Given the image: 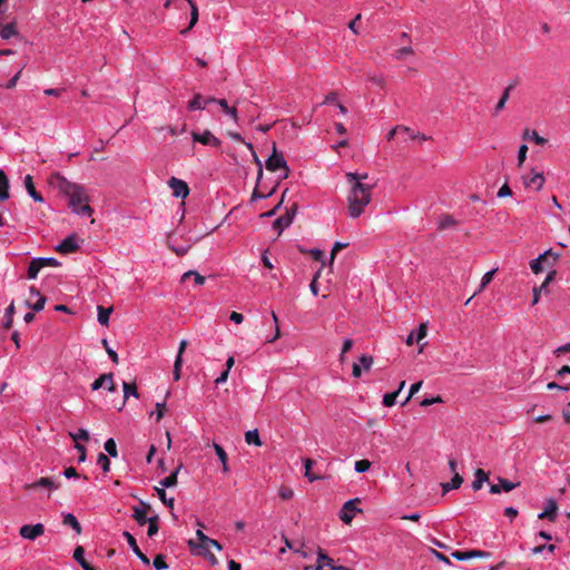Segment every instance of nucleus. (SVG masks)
Wrapping results in <instances>:
<instances>
[{
  "label": "nucleus",
  "instance_id": "f257e3e1",
  "mask_svg": "<svg viewBox=\"0 0 570 570\" xmlns=\"http://www.w3.org/2000/svg\"><path fill=\"white\" fill-rule=\"evenodd\" d=\"M50 184L69 199V207L82 216H91L94 209L89 206V198L85 188L78 184L69 181L60 174H55L50 178Z\"/></svg>",
  "mask_w": 570,
  "mask_h": 570
},
{
  "label": "nucleus",
  "instance_id": "f03ea898",
  "mask_svg": "<svg viewBox=\"0 0 570 570\" xmlns=\"http://www.w3.org/2000/svg\"><path fill=\"white\" fill-rule=\"evenodd\" d=\"M372 190L373 185L364 183H354L351 185L347 195V212L350 217L357 218L364 213L365 207L372 200Z\"/></svg>",
  "mask_w": 570,
  "mask_h": 570
},
{
  "label": "nucleus",
  "instance_id": "7ed1b4c3",
  "mask_svg": "<svg viewBox=\"0 0 570 570\" xmlns=\"http://www.w3.org/2000/svg\"><path fill=\"white\" fill-rule=\"evenodd\" d=\"M265 166L268 171H277L278 169H282L284 171L282 175L283 179L287 178L289 175V168L283 155L278 153L275 142L273 144L272 155L266 160Z\"/></svg>",
  "mask_w": 570,
  "mask_h": 570
},
{
  "label": "nucleus",
  "instance_id": "20e7f679",
  "mask_svg": "<svg viewBox=\"0 0 570 570\" xmlns=\"http://www.w3.org/2000/svg\"><path fill=\"white\" fill-rule=\"evenodd\" d=\"M357 503H360V499L356 498L348 500L343 504V508L340 512V519L344 523L350 524L355 517V512H361V509L356 507Z\"/></svg>",
  "mask_w": 570,
  "mask_h": 570
},
{
  "label": "nucleus",
  "instance_id": "39448f33",
  "mask_svg": "<svg viewBox=\"0 0 570 570\" xmlns=\"http://www.w3.org/2000/svg\"><path fill=\"white\" fill-rule=\"evenodd\" d=\"M558 256L552 253V250H547L543 254L539 255L535 259H532L530 263L531 271L534 274H539L543 271L542 263H547L548 265H553L557 261Z\"/></svg>",
  "mask_w": 570,
  "mask_h": 570
},
{
  "label": "nucleus",
  "instance_id": "423d86ee",
  "mask_svg": "<svg viewBox=\"0 0 570 570\" xmlns=\"http://www.w3.org/2000/svg\"><path fill=\"white\" fill-rule=\"evenodd\" d=\"M296 210H297V205L296 204H293L292 207L289 209L286 210V213L282 216H279L273 224V227L274 229H277L278 230V235L285 229L287 228L292 222H293V218L296 214Z\"/></svg>",
  "mask_w": 570,
  "mask_h": 570
},
{
  "label": "nucleus",
  "instance_id": "0eeeda50",
  "mask_svg": "<svg viewBox=\"0 0 570 570\" xmlns=\"http://www.w3.org/2000/svg\"><path fill=\"white\" fill-rule=\"evenodd\" d=\"M19 533L23 539L36 540L45 533V525L42 523L24 524L20 528Z\"/></svg>",
  "mask_w": 570,
  "mask_h": 570
},
{
  "label": "nucleus",
  "instance_id": "6e6552de",
  "mask_svg": "<svg viewBox=\"0 0 570 570\" xmlns=\"http://www.w3.org/2000/svg\"><path fill=\"white\" fill-rule=\"evenodd\" d=\"M168 186L170 187V189L173 190V195L177 198H186L188 195H189V187L188 185L179 179V178H176V177H171L169 180H168Z\"/></svg>",
  "mask_w": 570,
  "mask_h": 570
},
{
  "label": "nucleus",
  "instance_id": "1a4fd4ad",
  "mask_svg": "<svg viewBox=\"0 0 570 570\" xmlns=\"http://www.w3.org/2000/svg\"><path fill=\"white\" fill-rule=\"evenodd\" d=\"M188 544L191 549H198V553L203 556H207V552L210 551L212 548L218 551L222 550L220 543L217 540L210 538H208L203 543H196L194 540H189Z\"/></svg>",
  "mask_w": 570,
  "mask_h": 570
},
{
  "label": "nucleus",
  "instance_id": "9d476101",
  "mask_svg": "<svg viewBox=\"0 0 570 570\" xmlns=\"http://www.w3.org/2000/svg\"><path fill=\"white\" fill-rule=\"evenodd\" d=\"M106 386L109 392L116 391V384L114 382L112 373L101 374L97 380L91 384V390L97 391L100 387Z\"/></svg>",
  "mask_w": 570,
  "mask_h": 570
},
{
  "label": "nucleus",
  "instance_id": "9b49d317",
  "mask_svg": "<svg viewBox=\"0 0 570 570\" xmlns=\"http://www.w3.org/2000/svg\"><path fill=\"white\" fill-rule=\"evenodd\" d=\"M79 249L78 238L75 234L65 238L57 247L56 250L61 254L75 253Z\"/></svg>",
  "mask_w": 570,
  "mask_h": 570
},
{
  "label": "nucleus",
  "instance_id": "f8f14e48",
  "mask_svg": "<svg viewBox=\"0 0 570 570\" xmlns=\"http://www.w3.org/2000/svg\"><path fill=\"white\" fill-rule=\"evenodd\" d=\"M193 140L200 142L203 145L213 146V147H219L222 141L215 137L209 130H205L202 134L193 132L191 134Z\"/></svg>",
  "mask_w": 570,
  "mask_h": 570
},
{
  "label": "nucleus",
  "instance_id": "ddd939ff",
  "mask_svg": "<svg viewBox=\"0 0 570 570\" xmlns=\"http://www.w3.org/2000/svg\"><path fill=\"white\" fill-rule=\"evenodd\" d=\"M23 488L27 491L37 490V489H40V488L47 489L49 491H53V490H57L59 488V484L57 482H55L52 479H50V478H40L39 480H37V481L32 482V483L24 484Z\"/></svg>",
  "mask_w": 570,
  "mask_h": 570
},
{
  "label": "nucleus",
  "instance_id": "4468645a",
  "mask_svg": "<svg viewBox=\"0 0 570 570\" xmlns=\"http://www.w3.org/2000/svg\"><path fill=\"white\" fill-rule=\"evenodd\" d=\"M452 557L459 561H465L473 558H489L490 552L483 550L453 551Z\"/></svg>",
  "mask_w": 570,
  "mask_h": 570
},
{
  "label": "nucleus",
  "instance_id": "2eb2a0df",
  "mask_svg": "<svg viewBox=\"0 0 570 570\" xmlns=\"http://www.w3.org/2000/svg\"><path fill=\"white\" fill-rule=\"evenodd\" d=\"M132 510V518L137 521V523L139 525L146 524L147 520L149 519L147 514L151 510V507L148 503L141 501L140 507H134Z\"/></svg>",
  "mask_w": 570,
  "mask_h": 570
},
{
  "label": "nucleus",
  "instance_id": "dca6fc26",
  "mask_svg": "<svg viewBox=\"0 0 570 570\" xmlns=\"http://www.w3.org/2000/svg\"><path fill=\"white\" fill-rule=\"evenodd\" d=\"M124 538L126 539L127 543L129 544V547L131 548V550L134 551V553L145 563V564H149L150 561L148 559V557L140 550V548L138 547L137 544V541L136 539L134 538V535L128 532V531H124L122 533Z\"/></svg>",
  "mask_w": 570,
  "mask_h": 570
},
{
  "label": "nucleus",
  "instance_id": "f3484780",
  "mask_svg": "<svg viewBox=\"0 0 570 570\" xmlns=\"http://www.w3.org/2000/svg\"><path fill=\"white\" fill-rule=\"evenodd\" d=\"M187 344L188 343L186 340H183L179 343L178 353H177V356H176V360L174 363V372H173L175 381H179V379H180V370H181V365H183V354L187 347Z\"/></svg>",
  "mask_w": 570,
  "mask_h": 570
},
{
  "label": "nucleus",
  "instance_id": "a211bd4d",
  "mask_svg": "<svg viewBox=\"0 0 570 570\" xmlns=\"http://www.w3.org/2000/svg\"><path fill=\"white\" fill-rule=\"evenodd\" d=\"M557 511H558V504H557L556 500L548 499L546 501L544 510L538 515V518L554 521L557 518Z\"/></svg>",
  "mask_w": 570,
  "mask_h": 570
},
{
  "label": "nucleus",
  "instance_id": "6ab92c4d",
  "mask_svg": "<svg viewBox=\"0 0 570 570\" xmlns=\"http://www.w3.org/2000/svg\"><path fill=\"white\" fill-rule=\"evenodd\" d=\"M544 176L542 173H534V170H532V176L531 177H523V183L525 185V187H534L537 190H541L543 185H544Z\"/></svg>",
  "mask_w": 570,
  "mask_h": 570
},
{
  "label": "nucleus",
  "instance_id": "aec40b11",
  "mask_svg": "<svg viewBox=\"0 0 570 570\" xmlns=\"http://www.w3.org/2000/svg\"><path fill=\"white\" fill-rule=\"evenodd\" d=\"M23 184H24V187H26L28 194L35 202H38V203L43 202L41 194L39 191H37L36 187H35L33 178L31 175H27L24 177Z\"/></svg>",
  "mask_w": 570,
  "mask_h": 570
},
{
  "label": "nucleus",
  "instance_id": "412c9836",
  "mask_svg": "<svg viewBox=\"0 0 570 570\" xmlns=\"http://www.w3.org/2000/svg\"><path fill=\"white\" fill-rule=\"evenodd\" d=\"M213 101H215V98L203 99V97L199 94H197V95H195L193 100L189 101L188 109H190V110L204 109L207 104L213 102Z\"/></svg>",
  "mask_w": 570,
  "mask_h": 570
},
{
  "label": "nucleus",
  "instance_id": "4be33fe9",
  "mask_svg": "<svg viewBox=\"0 0 570 570\" xmlns=\"http://www.w3.org/2000/svg\"><path fill=\"white\" fill-rule=\"evenodd\" d=\"M62 523L72 528L77 534H80L82 531L81 524L72 513H63Z\"/></svg>",
  "mask_w": 570,
  "mask_h": 570
},
{
  "label": "nucleus",
  "instance_id": "5701e85b",
  "mask_svg": "<svg viewBox=\"0 0 570 570\" xmlns=\"http://www.w3.org/2000/svg\"><path fill=\"white\" fill-rule=\"evenodd\" d=\"M475 480L472 482V489L478 491L482 488L483 483L489 480V473L482 469H478L474 473Z\"/></svg>",
  "mask_w": 570,
  "mask_h": 570
},
{
  "label": "nucleus",
  "instance_id": "b1692460",
  "mask_svg": "<svg viewBox=\"0 0 570 570\" xmlns=\"http://www.w3.org/2000/svg\"><path fill=\"white\" fill-rule=\"evenodd\" d=\"M189 6H190V22H189V26L181 30V35H186L198 21V8L196 6V3L194 2V0H186Z\"/></svg>",
  "mask_w": 570,
  "mask_h": 570
},
{
  "label": "nucleus",
  "instance_id": "393cba45",
  "mask_svg": "<svg viewBox=\"0 0 570 570\" xmlns=\"http://www.w3.org/2000/svg\"><path fill=\"white\" fill-rule=\"evenodd\" d=\"M512 89H513V86H508L503 90L499 101L497 102V105L494 107V115H498L501 110H503L505 108V104L509 100L510 92H511Z\"/></svg>",
  "mask_w": 570,
  "mask_h": 570
},
{
  "label": "nucleus",
  "instance_id": "a878e982",
  "mask_svg": "<svg viewBox=\"0 0 570 570\" xmlns=\"http://www.w3.org/2000/svg\"><path fill=\"white\" fill-rule=\"evenodd\" d=\"M9 198V180L2 169H0V199Z\"/></svg>",
  "mask_w": 570,
  "mask_h": 570
},
{
  "label": "nucleus",
  "instance_id": "bb28decb",
  "mask_svg": "<svg viewBox=\"0 0 570 570\" xmlns=\"http://www.w3.org/2000/svg\"><path fill=\"white\" fill-rule=\"evenodd\" d=\"M97 311H98V322L101 325L107 326L109 323V316L112 313V306L104 307V306L99 305L97 307Z\"/></svg>",
  "mask_w": 570,
  "mask_h": 570
},
{
  "label": "nucleus",
  "instance_id": "cd10ccee",
  "mask_svg": "<svg viewBox=\"0 0 570 570\" xmlns=\"http://www.w3.org/2000/svg\"><path fill=\"white\" fill-rule=\"evenodd\" d=\"M85 549L83 547L81 546H78L75 551H73V558L76 561L79 562V564L81 566V568L83 570H87L91 567V564L89 562H87V560L85 559Z\"/></svg>",
  "mask_w": 570,
  "mask_h": 570
},
{
  "label": "nucleus",
  "instance_id": "c85d7f7f",
  "mask_svg": "<svg viewBox=\"0 0 570 570\" xmlns=\"http://www.w3.org/2000/svg\"><path fill=\"white\" fill-rule=\"evenodd\" d=\"M458 225V220L449 214H444L439 219V229L443 230Z\"/></svg>",
  "mask_w": 570,
  "mask_h": 570
},
{
  "label": "nucleus",
  "instance_id": "c756f323",
  "mask_svg": "<svg viewBox=\"0 0 570 570\" xmlns=\"http://www.w3.org/2000/svg\"><path fill=\"white\" fill-rule=\"evenodd\" d=\"M462 482H463V478L458 472H455L451 482L442 484L443 493H446L448 491H450L452 489L460 488Z\"/></svg>",
  "mask_w": 570,
  "mask_h": 570
},
{
  "label": "nucleus",
  "instance_id": "7c9ffc66",
  "mask_svg": "<svg viewBox=\"0 0 570 570\" xmlns=\"http://www.w3.org/2000/svg\"><path fill=\"white\" fill-rule=\"evenodd\" d=\"M315 464V461L312 459H305L304 460V468H305V476L311 481H316L322 479L320 474H315L312 472V468Z\"/></svg>",
  "mask_w": 570,
  "mask_h": 570
},
{
  "label": "nucleus",
  "instance_id": "2f4dec72",
  "mask_svg": "<svg viewBox=\"0 0 570 570\" xmlns=\"http://www.w3.org/2000/svg\"><path fill=\"white\" fill-rule=\"evenodd\" d=\"M124 389V400L126 401L130 395L135 396L136 399L139 397L138 389L135 382L128 383L124 382L122 384Z\"/></svg>",
  "mask_w": 570,
  "mask_h": 570
},
{
  "label": "nucleus",
  "instance_id": "473e14b6",
  "mask_svg": "<svg viewBox=\"0 0 570 570\" xmlns=\"http://www.w3.org/2000/svg\"><path fill=\"white\" fill-rule=\"evenodd\" d=\"M14 311H16L14 303L11 302V304L6 308V313H4L3 327L6 330H10L13 324Z\"/></svg>",
  "mask_w": 570,
  "mask_h": 570
},
{
  "label": "nucleus",
  "instance_id": "72a5a7b5",
  "mask_svg": "<svg viewBox=\"0 0 570 570\" xmlns=\"http://www.w3.org/2000/svg\"><path fill=\"white\" fill-rule=\"evenodd\" d=\"M213 446L215 449L216 454L219 458V461L222 462L223 471L225 473H227L229 471V468H228V464H227V454H226L225 450L219 444H217V443H214Z\"/></svg>",
  "mask_w": 570,
  "mask_h": 570
},
{
  "label": "nucleus",
  "instance_id": "f704fd0d",
  "mask_svg": "<svg viewBox=\"0 0 570 570\" xmlns=\"http://www.w3.org/2000/svg\"><path fill=\"white\" fill-rule=\"evenodd\" d=\"M179 469H180V466L177 468L173 473H170L168 476L164 478L159 482V484L161 485L163 489L171 488L177 484V474H178Z\"/></svg>",
  "mask_w": 570,
  "mask_h": 570
},
{
  "label": "nucleus",
  "instance_id": "c9c22d12",
  "mask_svg": "<svg viewBox=\"0 0 570 570\" xmlns=\"http://www.w3.org/2000/svg\"><path fill=\"white\" fill-rule=\"evenodd\" d=\"M17 35H18V31H17L14 22H10V23L6 24L4 27H2V29L0 31V36L2 39H10L11 37H14Z\"/></svg>",
  "mask_w": 570,
  "mask_h": 570
},
{
  "label": "nucleus",
  "instance_id": "e433bc0d",
  "mask_svg": "<svg viewBox=\"0 0 570 570\" xmlns=\"http://www.w3.org/2000/svg\"><path fill=\"white\" fill-rule=\"evenodd\" d=\"M245 441L247 444H254L256 446H261L262 442L259 439L258 430H250L245 433Z\"/></svg>",
  "mask_w": 570,
  "mask_h": 570
},
{
  "label": "nucleus",
  "instance_id": "4c0bfd02",
  "mask_svg": "<svg viewBox=\"0 0 570 570\" xmlns=\"http://www.w3.org/2000/svg\"><path fill=\"white\" fill-rule=\"evenodd\" d=\"M531 138L537 145L543 146L547 144V139L541 137L535 130L530 131L529 129H525L523 132V138Z\"/></svg>",
  "mask_w": 570,
  "mask_h": 570
},
{
  "label": "nucleus",
  "instance_id": "58836bf2",
  "mask_svg": "<svg viewBox=\"0 0 570 570\" xmlns=\"http://www.w3.org/2000/svg\"><path fill=\"white\" fill-rule=\"evenodd\" d=\"M41 265L38 261V258H33L30 264H29V267H28V277L30 279H33L37 277L38 273L40 272L41 269Z\"/></svg>",
  "mask_w": 570,
  "mask_h": 570
},
{
  "label": "nucleus",
  "instance_id": "ea45409f",
  "mask_svg": "<svg viewBox=\"0 0 570 570\" xmlns=\"http://www.w3.org/2000/svg\"><path fill=\"white\" fill-rule=\"evenodd\" d=\"M497 271H498V269H497V268H494V269H492V271H490V272H487V273L483 275V277H482V279H481V284H480V286H479V288H478L476 293H481V292H482V291H483V289H484V288H485L490 283H491V281L493 279V276L495 275Z\"/></svg>",
  "mask_w": 570,
  "mask_h": 570
},
{
  "label": "nucleus",
  "instance_id": "a19ab883",
  "mask_svg": "<svg viewBox=\"0 0 570 570\" xmlns=\"http://www.w3.org/2000/svg\"><path fill=\"white\" fill-rule=\"evenodd\" d=\"M147 523H148L147 534H148V537H154L159 530L158 515L150 517L147 520Z\"/></svg>",
  "mask_w": 570,
  "mask_h": 570
},
{
  "label": "nucleus",
  "instance_id": "79ce46f5",
  "mask_svg": "<svg viewBox=\"0 0 570 570\" xmlns=\"http://www.w3.org/2000/svg\"><path fill=\"white\" fill-rule=\"evenodd\" d=\"M317 561L321 562L322 564L327 566L330 569H332V567L334 566V560L330 558L327 553L321 548H318L317 551Z\"/></svg>",
  "mask_w": 570,
  "mask_h": 570
},
{
  "label": "nucleus",
  "instance_id": "37998d69",
  "mask_svg": "<svg viewBox=\"0 0 570 570\" xmlns=\"http://www.w3.org/2000/svg\"><path fill=\"white\" fill-rule=\"evenodd\" d=\"M498 482L501 487V490L505 491V492H510L512 491L513 489H515L520 483L518 482H512L508 479H504L502 476H499L498 478Z\"/></svg>",
  "mask_w": 570,
  "mask_h": 570
},
{
  "label": "nucleus",
  "instance_id": "c03bdc74",
  "mask_svg": "<svg viewBox=\"0 0 570 570\" xmlns=\"http://www.w3.org/2000/svg\"><path fill=\"white\" fill-rule=\"evenodd\" d=\"M105 451L112 458H116L118 455V451H117V444H116V441L114 439H108L106 442H105Z\"/></svg>",
  "mask_w": 570,
  "mask_h": 570
},
{
  "label": "nucleus",
  "instance_id": "a18cd8bd",
  "mask_svg": "<svg viewBox=\"0 0 570 570\" xmlns=\"http://www.w3.org/2000/svg\"><path fill=\"white\" fill-rule=\"evenodd\" d=\"M155 490L157 491V494L164 504H166L168 508H174L175 500H174V498H169V499L167 498L165 489L155 488Z\"/></svg>",
  "mask_w": 570,
  "mask_h": 570
},
{
  "label": "nucleus",
  "instance_id": "49530a36",
  "mask_svg": "<svg viewBox=\"0 0 570 570\" xmlns=\"http://www.w3.org/2000/svg\"><path fill=\"white\" fill-rule=\"evenodd\" d=\"M367 178V174H358V173H347L346 180L348 184L353 185L354 183H362L363 179Z\"/></svg>",
  "mask_w": 570,
  "mask_h": 570
},
{
  "label": "nucleus",
  "instance_id": "de8ad7c7",
  "mask_svg": "<svg viewBox=\"0 0 570 570\" xmlns=\"http://www.w3.org/2000/svg\"><path fill=\"white\" fill-rule=\"evenodd\" d=\"M397 395H399V391H394L392 393H386L383 396V404H384V406H386V407L393 406L395 404V402H396Z\"/></svg>",
  "mask_w": 570,
  "mask_h": 570
},
{
  "label": "nucleus",
  "instance_id": "09e8293b",
  "mask_svg": "<svg viewBox=\"0 0 570 570\" xmlns=\"http://www.w3.org/2000/svg\"><path fill=\"white\" fill-rule=\"evenodd\" d=\"M190 276H194L195 283H196L197 285H203V284L205 283V277H204V276H202L200 274H198L197 272H194V271H188V272H186V273L183 275L181 279H183V281H186V279H187L188 277H190Z\"/></svg>",
  "mask_w": 570,
  "mask_h": 570
},
{
  "label": "nucleus",
  "instance_id": "8fccbe9b",
  "mask_svg": "<svg viewBox=\"0 0 570 570\" xmlns=\"http://www.w3.org/2000/svg\"><path fill=\"white\" fill-rule=\"evenodd\" d=\"M97 463L101 466L104 472H108L110 470V461L106 454L99 453Z\"/></svg>",
  "mask_w": 570,
  "mask_h": 570
},
{
  "label": "nucleus",
  "instance_id": "3c124183",
  "mask_svg": "<svg viewBox=\"0 0 570 570\" xmlns=\"http://www.w3.org/2000/svg\"><path fill=\"white\" fill-rule=\"evenodd\" d=\"M153 563L156 570H164L168 568V564L166 563L165 557L163 554H157Z\"/></svg>",
  "mask_w": 570,
  "mask_h": 570
},
{
  "label": "nucleus",
  "instance_id": "603ef678",
  "mask_svg": "<svg viewBox=\"0 0 570 570\" xmlns=\"http://www.w3.org/2000/svg\"><path fill=\"white\" fill-rule=\"evenodd\" d=\"M371 468V462L366 459L358 460L355 462V470L358 473H363Z\"/></svg>",
  "mask_w": 570,
  "mask_h": 570
},
{
  "label": "nucleus",
  "instance_id": "864d4df0",
  "mask_svg": "<svg viewBox=\"0 0 570 570\" xmlns=\"http://www.w3.org/2000/svg\"><path fill=\"white\" fill-rule=\"evenodd\" d=\"M46 302L47 298L45 296H40L38 297V301L35 304L31 305L28 301L26 304L27 306L31 307L35 312H40L43 309Z\"/></svg>",
  "mask_w": 570,
  "mask_h": 570
},
{
  "label": "nucleus",
  "instance_id": "5fc2aeb1",
  "mask_svg": "<svg viewBox=\"0 0 570 570\" xmlns=\"http://www.w3.org/2000/svg\"><path fill=\"white\" fill-rule=\"evenodd\" d=\"M373 357L371 355H362L360 357V365L361 368H364L365 371H368L371 366L373 365Z\"/></svg>",
  "mask_w": 570,
  "mask_h": 570
},
{
  "label": "nucleus",
  "instance_id": "6e6d98bb",
  "mask_svg": "<svg viewBox=\"0 0 570 570\" xmlns=\"http://www.w3.org/2000/svg\"><path fill=\"white\" fill-rule=\"evenodd\" d=\"M101 344L105 347L107 354L110 356L111 361L117 364L119 362L118 355L111 347H109L107 340L104 338Z\"/></svg>",
  "mask_w": 570,
  "mask_h": 570
},
{
  "label": "nucleus",
  "instance_id": "4d7b16f0",
  "mask_svg": "<svg viewBox=\"0 0 570 570\" xmlns=\"http://www.w3.org/2000/svg\"><path fill=\"white\" fill-rule=\"evenodd\" d=\"M70 436L78 443V441H88L89 433L85 429H80L76 434L70 433Z\"/></svg>",
  "mask_w": 570,
  "mask_h": 570
},
{
  "label": "nucleus",
  "instance_id": "13d9d810",
  "mask_svg": "<svg viewBox=\"0 0 570 570\" xmlns=\"http://www.w3.org/2000/svg\"><path fill=\"white\" fill-rule=\"evenodd\" d=\"M528 153V146L521 145L518 150V166L521 167L523 163L525 161Z\"/></svg>",
  "mask_w": 570,
  "mask_h": 570
},
{
  "label": "nucleus",
  "instance_id": "bf43d9fd",
  "mask_svg": "<svg viewBox=\"0 0 570 570\" xmlns=\"http://www.w3.org/2000/svg\"><path fill=\"white\" fill-rule=\"evenodd\" d=\"M399 131H410V128L402 125L395 126L389 131V134L386 135V139L392 140Z\"/></svg>",
  "mask_w": 570,
  "mask_h": 570
},
{
  "label": "nucleus",
  "instance_id": "052dcab7",
  "mask_svg": "<svg viewBox=\"0 0 570 570\" xmlns=\"http://www.w3.org/2000/svg\"><path fill=\"white\" fill-rule=\"evenodd\" d=\"M354 345V342L350 338H346L343 343V346H342V352H341V356H340V361L341 362H344V355L351 351V348L353 347Z\"/></svg>",
  "mask_w": 570,
  "mask_h": 570
},
{
  "label": "nucleus",
  "instance_id": "680f3d73",
  "mask_svg": "<svg viewBox=\"0 0 570 570\" xmlns=\"http://www.w3.org/2000/svg\"><path fill=\"white\" fill-rule=\"evenodd\" d=\"M41 267L51 266V267H58L60 266V263L56 258H38Z\"/></svg>",
  "mask_w": 570,
  "mask_h": 570
},
{
  "label": "nucleus",
  "instance_id": "e2e57ef3",
  "mask_svg": "<svg viewBox=\"0 0 570 570\" xmlns=\"http://www.w3.org/2000/svg\"><path fill=\"white\" fill-rule=\"evenodd\" d=\"M421 386H422V382L421 381L412 384L411 387H410L409 395L405 399L403 404L407 403L413 397V395L416 394L420 391Z\"/></svg>",
  "mask_w": 570,
  "mask_h": 570
},
{
  "label": "nucleus",
  "instance_id": "0e129e2a",
  "mask_svg": "<svg viewBox=\"0 0 570 570\" xmlns=\"http://www.w3.org/2000/svg\"><path fill=\"white\" fill-rule=\"evenodd\" d=\"M406 55H413V49L411 47H403L399 49L395 53L396 59L402 60Z\"/></svg>",
  "mask_w": 570,
  "mask_h": 570
},
{
  "label": "nucleus",
  "instance_id": "69168bd1",
  "mask_svg": "<svg viewBox=\"0 0 570 570\" xmlns=\"http://www.w3.org/2000/svg\"><path fill=\"white\" fill-rule=\"evenodd\" d=\"M165 411H166V403L165 402L156 404V415H157L156 419H157V421H160L164 417Z\"/></svg>",
  "mask_w": 570,
  "mask_h": 570
},
{
  "label": "nucleus",
  "instance_id": "338daca9",
  "mask_svg": "<svg viewBox=\"0 0 570 570\" xmlns=\"http://www.w3.org/2000/svg\"><path fill=\"white\" fill-rule=\"evenodd\" d=\"M294 495V492L292 489L289 488H282L279 490V497L283 499V500H289L292 499Z\"/></svg>",
  "mask_w": 570,
  "mask_h": 570
},
{
  "label": "nucleus",
  "instance_id": "774afa93",
  "mask_svg": "<svg viewBox=\"0 0 570 570\" xmlns=\"http://www.w3.org/2000/svg\"><path fill=\"white\" fill-rule=\"evenodd\" d=\"M511 195H512V190L507 183L498 191V197H500V198L511 196Z\"/></svg>",
  "mask_w": 570,
  "mask_h": 570
}]
</instances>
